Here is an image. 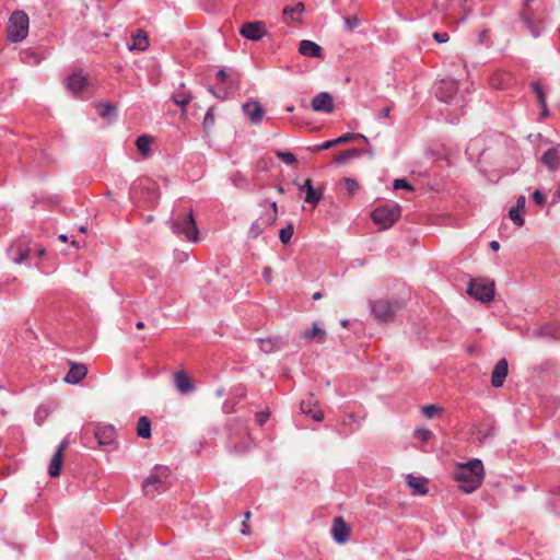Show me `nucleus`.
Here are the masks:
<instances>
[{"label": "nucleus", "mask_w": 560, "mask_h": 560, "mask_svg": "<svg viewBox=\"0 0 560 560\" xmlns=\"http://www.w3.org/2000/svg\"><path fill=\"white\" fill-rule=\"evenodd\" d=\"M483 479V465L480 459H472L460 464L455 471V480L458 487L466 493L474 492Z\"/></svg>", "instance_id": "1"}, {"label": "nucleus", "mask_w": 560, "mask_h": 560, "mask_svg": "<svg viewBox=\"0 0 560 560\" xmlns=\"http://www.w3.org/2000/svg\"><path fill=\"white\" fill-rule=\"evenodd\" d=\"M170 225L174 234L183 235L189 242L198 241V229L191 211L172 218Z\"/></svg>", "instance_id": "2"}, {"label": "nucleus", "mask_w": 560, "mask_h": 560, "mask_svg": "<svg viewBox=\"0 0 560 560\" xmlns=\"http://www.w3.org/2000/svg\"><path fill=\"white\" fill-rule=\"evenodd\" d=\"M260 207L264 209L260 217L254 221L248 231L250 238H257L266 228L272 225L278 218V207L275 201H264Z\"/></svg>", "instance_id": "3"}, {"label": "nucleus", "mask_w": 560, "mask_h": 560, "mask_svg": "<svg viewBox=\"0 0 560 560\" xmlns=\"http://www.w3.org/2000/svg\"><path fill=\"white\" fill-rule=\"evenodd\" d=\"M30 20L24 11H14L8 22L7 33L11 43L22 42L28 34Z\"/></svg>", "instance_id": "4"}, {"label": "nucleus", "mask_w": 560, "mask_h": 560, "mask_svg": "<svg viewBox=\"0 0 560 560\" xmlns=\"http://www.w3.org/2000/svg\"><path fill=\"white\" fill-rule=\"evenodd\" d=\"M171 471L167 466L156 465L152 469L148 478L142 482V489L145 495H153L154 492L163 490L164 485L168 481Z\"/></svg>", "instance_id": "5"}, {"label": "nucleus", "mask_w": 560, "mask_h": 560, "mask_svg": "<svg viewBox=\"0 0 560 560\" xmlns=\"http://www.w3.org/2000/svg\"><path fill=\"white\" fill-rule=\"evenodd\" d=\"M400 206L397 203L386 205L374 209L371 218L375 224L385 230L390 228L400 217Z\"/></svg>", "instance_id": "6"}, {"label": "nucleus", "mask_w": 560, "mask_h": 560, "mask_svg": "<svg viewBox=\"0 0 560 560\" xmlns=\"http://www.w3.org/2000/svg\"><path fill=\"white\" fill-rule=\"evenodd\" d=\"M399 305L388 300H376L371 303V311L375 319L382 323L389 322L394 318Z\"/></svg>", "instance_id": "7"}, {"label": "nucleus", "mask_w": 560, "mask_h": 560, "mask_svg": "<svg viewBox=\"0 0 560 560\" xmlns=\"http://www.w3.org/2000/svg\"><path fill=\"white\" fill-rule=\"evenodd\" d=\"M467 293L481 302H489L494 295L493 282H485L482 280H471Z\"/></svg>", "instance_id": "8"}, {"label": "nucleus", "mask_w": 560, "mask_h": 560, "mask_svg": "<svg viewBox=\"0 0 560 560\" xmlns=\"http://www.w3.org/2000/svg\"><path fill=\"white\" fill-rule=\"evenodd\" d=\"M457 82L453 79H443L435 84V95L445 103H452L457 92Z\"/></svg>", "instance_id": "9"}, {"label": "nucleus", "mask_w": 560, "mask_h": 560, "mask_svg": "<svg viewBox=\"0 0 560 560\" xmlns=\"http://www.w3.org/2000/svg\"><path fill=\"white\" fill-rule=\"evenodd\" d=\"M240 34L246 39L258 42L267 34V31L262 21H255L244 23L240 28Z\"/></svg>", "instance_id": "10"}, {"label": "nucleus", "mask_w": 560, "mask_h": 560, "mask_svg": "<svg viewBox=\"0 0 560 560\" xmlns=\"http://www.w3.org/2000/svg\"><path fill=\"white\" fill-rule=\"evenodd\" d=\"M242 109L253 125H258L262 121L265 112L258 101H247L243 104Z\"/></svg>", "instance_id": "11"}, {"label": "nucleus", "mask_w": 560, "mask_h": 560, "mask_svg": "<svg viewBox=\"0 0 560 560\" xmlns=\"http://www.w3.org/2000/svg\"><path fill=\"white\" fill-rule=\"evenodd\" d=\"M331 535L337 544H346L350 536V527L341 517H336L332 522Z\"/></svg>", "instance_id": "12"}, {"label": "nucleus", "mask_w": 560, "mask_h": 560, "mask_svg": "<svg viewBox=\"0 0 560 560\" xmlns=\"http://www.w3.org/2000/svg\"><path fill=\"white\" fill-rule=\"evenodd\" d=\"M312 108L315 112L332 113L334 98L328 92H320L312 100Z\"/></svg>", "instance_id": "13"}, {"label": "nucleus", "mask_w": 560, "mask_h": 560, "mask_svg": "<svg viewBox=\"0 0 560 560\" xmlns=\"http://www.w3.org/2000/svg\"><path fill=\"white\" fill-rule=\"evenodd\" d=\"M509 365L505 359H501L494 365V369L491 373V384L493 387L499 388L503 386L504 381L508 376Z\"/></svg>", "instance_id": "14"}, {"label": "nucleus", "mask_w": 560, "mask_h": 560, "mask_svg": "<svg viewBox=\"0 0 560 560\" xmlns=\"http://www.w3.org/2000/svg\"><path fill=\"white\" fill-rule=\"evenodd\" d=\"M94 435L100 446H109L116 440V432L112 425L97 427Z\"/></svg>", "instance_id": "15"}, {"label": "nucleus", "mask_w": 560, "mask_h": 560, "mask_svg": "<svg viewBox=\"0 0 560 560\" xmlns=\"http://www.w3.org/2000/svg\"><path fill=\"white\" fill-rule=\"evenodd\" d=\"M88 84V77L81 71L72 73L67 80V88L71 93H81Z\"/></svg>", "instance_id": "16"}, {"label": "nucleus", "mask_w": 560, "mask_h": 560, "mask_svg": "<svg viewBox=\"0 0 560 560\" xmlns=\"http://www.w3.org/2000/svg\"><path fill=\"white\" fill-rule=\"evenodd\" d=\"M86 373L88 369L84 364L72 363L63 381L69 384H78L85 377Z\"/></svg>", "instance_id": "17"}, {"label": "nucleus", "mask_w": 560, "mask_h": 560, "mask_svg": "<svg viewBox=\"0 0 560 560\" xmlns=\"http://www.w3.org/2000/svg\"><path fill=\"white\" fill-rule=\"evenodd\" d=\"M299 52L303 56L314 58H323L324 55L323 48L318 44L307 39L300 42Z\"/></svg>", "instance_id": "18"}, {"label": "nucleus", "mask_w": 560, "mask_h": 560, "mask_svg": "<svg viewBox=\"0 0 560 560\" xmlns=\"http://www.w3.org/2000/svg\"><path fill=\"white\" fill-rule=\"evenodd\" d=\"M259 349L265 353H270L280 350L287 346V341L281 337H272L266 339H258Z\"/></svg>", "instance_id": "19"}, {"label": "nucleus", "mask_w": 560, "mask_h": 560, "mask_svg": "<svg viewBox=\"0 0 560 560\" xmlns=\"http://www.w3.org/2000/svg\"><path fill=\"white\" fill-rule=\"evenodd\" d=\"M542 163L548 167L549 171L555 172L560 168V152L557 148L548 149L542 158Z\"/></svg>", "instance_id": "20"}, {"label": "nucleus", "mask_w": 560, "mask_h": 560, "mask_svg": "<svg viewBox=\"0 0 560 560\" xmlns=\"http://www.w3.org/2000/svg\"><path fill=\"white\" fill-rule=\"evenodd\" d=\"M191 98V93L188 90H186L184 83H180L172 95V101L182 108L188 105Z\"/></svg>", "instance_id": "21"}, {"label": "nucleus", "mask_w": 560, "mask_h": 560, "mask_svg": "<svg viewBox=\"0 0 560 560\" xmlns=\"http://www.w3.org/2000/svg\"><path fill=\"white\" fill-rule=\"evenodd\" d=\"M174 381L177 390L182 394L191 393L195 388L189 377L183 371L175 373Z\"/></svg>", "instance_id": "22"}, {"label": "nucleus", "mask_w": 560, "mask_h": 560, "mask_svg": "<svg viewBox=\"0 0 560 560\" xmlns=\"http://www.w3.org/2000/svg\"><path fill=\"white\" fill-rule=\"evenodd\" d=\"M149 47L148 34L143 30H138L132 35V44L128 46L130 50L137 49L140 51L147 50Z\"/></svg>", "instance_id": "23"}, {"label": "nucleus", "mask_w": 560, "mask_h": 560, "mask_svg": "<svg viewBox=\"0 0 560 560\" xmlns=\"http://www.w3.org/2000/svg\"><path fill=\"white\" fill-rule=\"evenodd\" d=\"M300 190L306 191L305 201L307 203L317 205L322 199V194L315 190L310 178H307L305 183L300 186Z\"/></svg>", "instance_id": "24"}, {"label": "nucleus", "mask_w": 560, "mask_h": 560, "mask_svg": "<svg viewBox=\"0 0 560 560\" xmlns=\"http://www.w3.org/2000/svg\"><path fill=\"white\" fill-rule=\"evenodd\" d=\"M301 336L306 340L316 339L319 343H323L326 339V331L317 323H314L313 328L304 330Z\"/></svg>", "instance_id": "25"}, {"label": "nucleus", "mask_w": 560, "mask_h": 560, "mask_svg": "<svg viewBox=\"0 0 560 560\" xmlns=\"http://www.w3.org/2000/svg\"><path fill=\"white\" fill-rule=\"evenodd\" d=\"M407 482L408 486L413 489L415 494H425L428 492L427 479L422 477L409 475L407 477Z\"/></svg>", "instance_id": "26"}, {"label": "nucleus", "mask_w": 560, "mask_h": 560, "mask_svg": "<svg viewBox=\"0 0 560 560\" xmlns=\"http://www.w3.org/2000/svg\"><path fill=\"white\" fill-rule=\"evenodd\" d=\"M97 114L105 119H113L117 115V107L112 103H100L96 106Z\"/></svg>", "instance_id": "27"}, {"label": "nucleus", "mask_w": 560, "mask_h": 560, "mask_svg": "<svg viewBox=\"0 0 560 560\" xmlns=\"http://www.w3.org/2000/svg\"><path fill=\"white\" fill-rule=\"evenodd\" d=\"M62 457L60 451H56L52 455L49 466H48V475L52 478L58 477L60 474V468L62 464Z\"/></svg>", "instance_id": "28"}, {"label": "nucleus", "mask_w": 560, "mask_h": 560, "mask_svg": "<svg viewBox=\"0 0 560 560\" xmlns=\"http://www.w3.org/2000/svg\"><path fill=\"white\" fill-rule=\"evenodd\" d=\"M137 435L142 439L151 438V421L148 417L142 416L138 420Z\"/></svg>", "instance_id": "29"}, {"label": "nucleus", "mask_w": 560, "mask_h": 560, "mask_svg": "<svg viewBox=\"0 0 560 560\" xmlns=\"http://www.w3.org/2000/svg\"><path fill=\"white\" fill-rule=\"evenodd\" d=\"M304 3L298 2L292 7H285L283 9V15L292 21H298L300 15L304 12Z\"/></svg>", "instance_id": "30"}, {"label": "nucleus", "mask_w": 560, "mask_h": 560, "mask_svg": "<svg viewBox=\"0 0 560 560\" xmlns=\"http://www.w3.org/2000/svg\"><path fill=\"white\" fill-rule=\"evenodd\" d=\"M151 143H152V138L147 135L139 136L136 140L137 149L144 156H147L149 154Z\"/></svg>", "instance_id": "31"}, {"label": "nucleus", "mask_w": 560, "mask_h": 560, "mask_svg": "<svg viewBox=\"0 0 560 560\" xmlns=\"http://www.w3.org/2000/svg\"><path fill=\"white\" fill-rule=\"evenodd\" d=\"M361 155V150L359 149H350V150H346L343 152H341L340 154H338L336 158H335V162L337 164H343L346 163L348 160L352 159V158H358Z\"/></svg>", "instance_id": "32"}, {"label": "nucleus", "mask_w": 560, "mask_h": 560, "mask_svg": "<svg viewBox=\"0 0 560 560\" xmlns=\"http://www.w3.org/2000/svg\"><path fill=\"white\" fill-rule=\"evenodd\" d=\"M357 139H363L364 141H368V138L362 135V133H346V135H342L340 137H338L337 139H334V144H343V143H347V142H350V141H354Z\"/></svg>", "instance_id": "33"}, {"label": "nucleus", "mask_w": 560, "mask_h": 560, "mask_svg": "<svg viewBox=\"0 0 560 560\" xmlns=\"http://www.w3.org/2000/svg\"><path fill=\"white\" fill-rule=\"evenodd\" d=\"M341 183L345 185L349 197L354 196L359 189V183L354 178L345 177Z\"/></svg>", "instance_id": "34"}, {"label": "nucleus", "mask_w": 560, "mask_h": 560, "mask_svg": "<svg viewBox=\"0 0 560 560\" xmlns=\"http://www.w3.org/2000/svg\"><path fill=\"white\" fill-rule=\"evenodd\" d=\"M276 155L278 159H280L283 163H285L288 165H294L298 162L295 155L291 152H284L281 150H277Z\"/></svg>", "instance_id": "35"}, {"label": "nucleus", "mask_w": 560, "mask_h": 560, "mask_svg": "<svg viewBox=\"0 0 560 560\" xmlns=\"http://www.w3.org/2000/svg\"><path fill=\"white\" fill-rule=\"evenodd\" d=\"M293 233H294L293 225L288 224L285 228H282L279 232L280 241L283 244H288L291 241Z\"/></svg>", "instance_id": "36"}, {"label": "nucleus", "mask_w": 560, "mask_h": 560, "mask_svg": "<svg viewBox=\"0 0 560 560\" xmlns=\"http://www.w3.org/2000/svg\"><path fill=\"white\" fill-rule=\"evenodd\" d=\"M421 410H422V413L424 417L432 419L436 415L441 413L443 409L435 405H427V406L422 407Z\"/></svg>", "instance_id": "37"}, {"label": "nucleus", "mask_w": 560, "mask_h": 560, "mask_svg": "<svg viewBox=\"0 0 560 560\" xmlns=\"http://www.w3.org/2000/svg\"><path fill=\"white\" fill-rule=\"evenodd\" d=\"M509 217L517 226H523L525 223L523 217L521 215V210H518V208L512 207L509 211Z\"/></svg>", "instance_id": "38"}, {"label": "nucleus", "mask_w": 560, "mask_h": 560, "mask_svg": "<svg viewBox=\"0 0 560 560\" xmlns=\"http://www.w3.org/2000/svg\"><path fill=\"white\" fill-rule=\"evenodd\" d=\"M533 89H534V92L537 96V100H538V103L541 107H545V104L547 103L546 102V95L544 93V90L540 86L539 83H534L533 84Z\"/></svg>", "instance_id": "39"}, {"label": "nucleus", "mask_w": 560, "mask_h": 560, "mask_svg": "<svg viewBox=\"0 0 560 560\" xmlns=\"http://www.w3.org/2000/svg\"><path fill=\"white\" fill-rule=\"evenodd\" d=\"M343 21L347 30L350 32L357 28L360 24V21L355 15L346 16Z\"/></svg>", "instance_id": "40"}, {"label": "nucleus", "mask_w": 560, "mask_h": 560, "mask_svg": "<svg viewBox=\"0 0 560 560\" xmlns=\"http://www.w3.org/2000/svg\"><path fill=\"white\" fill-rule=\"evenodd\" d=\"M394 189L413 190V187L405 178H397L394 180Z\"/></svg>", "instance_id": "41"}, {"label": "nucleus", "mask_w": 560, "mask_h": 560, "mask_svg": "<svg viewBox=\"0 0 560 560\" xmlns=\"http://www.w3.org/2000/svg\"><path fill=\"white\" fill-rule=\"evenodd\" d=\"M214 124V113L212 108H209L203 118V127L210 128Z\"/></svg>", "instance_id": "42"}, {"label": "nucleus", "mask_w": 560, "mask_h": 560, "mask_svg": "<svg viewBox=\"0 0 560 560\" xmlns=\"http://www.w3.org/2000/svg\"><path fill=\"white\" fill-rule=\"evenodd\" d=\"M415 435L421 441L427 442L431 438L432 432L428 429H417Z\"/></svg>", "instance_id": "43"}, {"label": "nucleus", "mask_w": 560, "mask_h": 560, "mask_svg": "<svg viewBox=\"0 0 560 560\" xmlns=\"http://www.w3.org/2000/svg\"><path fill=\"white\" fill-rule=\"evenodd\" d=\"M28 249L26 248H20L19 247V255L16 257L13 258V261L15 264H22L23 261H25L28 257Z\"/></svg>", "instance_id": "44"}, {"label": "nucleus", "mask_w": 560, "mask_h": 560, "mask_svg": "<svg viewBox=\"0 0 560 560\" xmlns=\"http://www.w3.org/2000/svg\"><path fill=\"white\" fill-rule=\"evenodd\" d=\"M433 39L439 44H444L448 42L450 36L446 32H435L433 33Z\"/></svg>", "instance_id": "45"}, {"label": "nucleus", "mask_w": 560, "mask_h": 560, "mask_svg": "<svg viewBox=\"0 0 560 560\" xmlns=\"http://www.w3.org/2000/svg\"><path fill=\"white\" fill-rule=\"evenodd\" d=\"M524 22L534 37L539 36V30L534 25L533 21L529 18L525 16Z\"/></svg>", "instance_id": "46"}, {"label": "nucleus", "mask_w": 560, "mask_h": 560, "mask_svg": "<svg viewBox=\"0 0 560 560\" xmlns=\"http://www.w3.org/2000/svg\"><path fill=\"white\" fill-rule=\"evenodd\" d=\"M533 200L536 205L542 206L546 202V197L540 190H535L533 192Z\"/></svg>", "instance_id": "47"}, {"label": "nucleus", "mask_w": 560, "mask_h": 560, "mask_svg": "<svg viewBox=\"0 0 560 560\" xmlns=\"http://www.w3.org/2000/svg\"><path fill=\"white\" fill-rule=\"evenodd\" d=\"M335 144H334V141L332 140H328V141H325L320 144H317L315 145L312 151L313 152H318V151H322V150H328L330 148H332Z\"/></svg>", "instance_id": "48"}, {"label": "nucleus", "mask_w": 560, "mask_h": 560, "mask_svg": "<svg viewBox=\"0 0 560 560\" xmlns=\"http://www.w3.org/2000/svg\"><path fill=\"white\" fill-rule=\"evenodd\" d=\"M268 418H269L268 411L258 412V413H256V417H255L256 422L259 425H264L266 423V421L268 420Z\"/></svg>", "instance_id": "49"}, {"label": "nucleus", "mask_w": 560, "mask_h": 560, "mask_svg": "<svg viewBox=\"0 0 560 560\" xmlns=\"http://www.w3.org/2000/svg\"><path fill=\"white\" fill-rule=\"evenodd\" d=\"M217 79L222 82V83H225L229 81V75L228 73L225 72V70L223 69H220L218 72H217Z\"/></svg>", "instance_id": "50"}, {"label": "nucleus", "mask_w": 560, "mask_h": 560, "mask_svg": "<svg viewBox=\"0 0 560 560\" xmlns=\"http://www.w3.org/2000/svg\"><path fill=\"white\" fill-rule=\"evenodd\" d=\"M46 416L47 411L45 409H38L35 413V419L37 423L40 424Z\"/></svg>", "instance_id": "51"}, {"label": "nucleus", "mask_w": 560, "mask_h": 560, "mask_svg": "<svg viewBox=\"0 0 560 560\" xmlns=\"http://www.w3.org/2000/svg\"><path fill=\"white\" fill-rule=\"evenodd\" d=\"M541 334L544 336H552L553 338H560V334L551 331V328L549 326L544 327L541 329Z\"/></svg>", "instance_id": "52"}, {"label": "nucleus", "mask_w": 560, "mask_h": 560, "mask_svg": "<svg viewBox=\"0 0 560 560\" xmlns=\"http://www.w3.org/2000/svg\"><path fill=\"white\" fill-rule=\"evenodd\" d=\"M500 75H501V74H495V75L491 79V85H492L493 88H495V89H503V88H504L503 83H502L501 81L499 82V77H500Z\"/></svg>", "instance_id": "53"}, {"label": "nucleus", "mask_w": 560, "mask_h": 560, "mask_svg": "<svg viewBox=\"0 0 560 560\" xmlns=\"http://www.w3.org/2000/svg\"><path fill=\"white\" fill-rule=\"evenodd\" d=\"M175 259L179 262H184L188 259V254L185 252L175 253Z\"/></svg>", "instance_id": "54"}, {"label": "nucleus", "mask_w": 560, "mask_h": 560, "mask_svg": "<svg viewBox=\"0 0 560 560\" xmlns=\"http://www.w3.org/2000/svg\"><path fill=\"white\" fill-rule=\"evenodd\" d=\"M526 199L524 196H520L516 200V206L514 208H518V210H523L525 208Z\"/></svg>", "instance_id": "55"}, {"label": "nucleus", "mask_w": 560, "mask_h": 560, "mask_svg": "<svg viewBox=\"0 0 560 560\" xmlns=\"http://www.w3.org/2000/svg\"><path fill=\"white\" fill-rule=\"evenodd\" d=\"M262 275H264L265 280L269 282L271 280V268L266 267L262 271Z\"/></svg>", "instance_id": "56"}, {"label": "nucleus", "mask_w": 560, "mask_h": 560, "mask_svg": "<svg viewBox=\"0 0 560 560\" xmlns=\"http://www.w3.org/2000/svg\"><path fill=\"white\" fill-rule=\"evenodd\" d=\"M389 113H390V107L386 106V107H384V108L381 110L378 118H385V117H388V116H389Z\"/></svg>", "instance_id": "57"}, {"label": "nucleus", "mask_w": 560, "mask_h": 560, "mask_svg": "<svg viewBox=\"0 0 560 560\" xmlns=\"http://www.w3.org/2000/svg\"><path fill=\"white\" fill-rule=\"evenodd\" d=\"M68 446V441L63 440L60 445L58 446L57 451H60L61 455H63L65 450Z\"/></svg>", "instance_id": "58"}, {"label": "nucleus", "mask_w": 560, "mask_h": 560, "mask_svg": "<svg viewBox=\"0 0 560 560\" xmlns=\"http://www.w3.org/2000/svg\"><path fill=\"white\" fill-rule=\"evenodd\" d=\"M210 92H211V93H213V94H214L217 97H219V98H225V97H226V95H228V91H226V90H224L222 93H215V92L213 91V89H210Z\"/></svg>", "instance_id": "59"}, {"label": "nucleus", "mask_w": 560, "mask_h": 560, "mask_svg": "<svg viewBox=\"0 0 560 560\" xmlns=\"http://www.w3.org/2000/svg\"><path fill=\"white\" fill-rule=\"evenodd\" d=\"M490 248H491L492 250H494V252H498V250L500 249V244H499V242H497V241H492V242L490 243Z\"/></svg>", "instance_id": "60"}, {"label": "nucleus", "mask_w": 560, "mask_h": 560, "mask_svg": "<svg viewBox=\"0 0 560 560\" xmlns=\"http://www.w3.org/2000/svg\"><path fill=\"white\" fill-rule=\"evenodd\" d=\"M558 201H560V187H558V189L553 196L552 203H556Z\"/></svg>", "instance_id": "61"}, {"label": "nucleus", "mask_w": 560, "mask_h": 560, "mask_svg": "<svg viewBox=\"0 0 560 560\" xmlns=\"http://www.w3.org/2000/svg\"><path fill=\"white\" fill-rule=\"evenodd\" d=\"M312 418L315 421H322L323 420V415L320 412H316V413L312 415Z\"/></svg>", "instance_id": "62"}, {"label": "nucleus", "mask_w": 560, "mask_h": 560, "mask_svg": "<svg viewBox=\"0 0 560 560\" xmlns=\"http://www.w3.org/2000/svg\"><path fill=\"white\" fill-rule=\"evenodd\" d=\"M541 116L542 117H548L549 116V110L547 109V103L545 104V107H541Z\"/></svg>", "instance_id": "63"}, {"label": "nucleus", "mask_w": 560, "mask_h": 560, "mask_svg": "<svg viewBox=\"0 0 560 560\" xmlns=\"http://www.w3.org/2000/svg\"><path fill=\"white\" fill-rule=\"evenodd\" d=\"M248 448H249V446H248V445H246V446H244V447H238V446H236V447H235L236 452H238V453L245 452V451H247Z\"/></svg>", "instance_id": "64"}]
</instances>
